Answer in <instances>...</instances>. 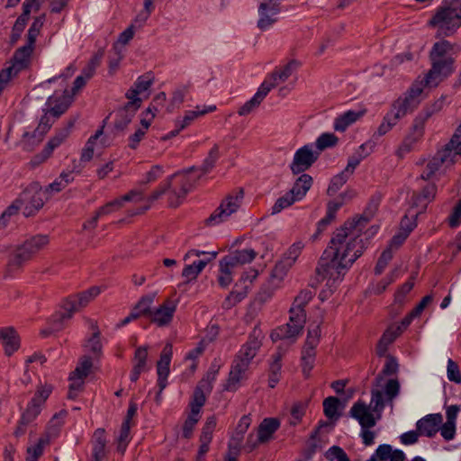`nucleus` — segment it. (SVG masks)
Wrapping results in <instances>:
<instances>
[{"label": "nucleus", "mask_w": 461, "mask_h": 461, "mask_svg": "<svg viewBox=\"0 0 461 461\" xmlns=\"http://www.w3.org/2000/svg\"><path fill=\"white\" fill-rule=\"evenodd\" d=\"M33 49V47L25 44L15 50L12 59V65L9 66L10 68H14V75H18L19 72L28 67Z\"/></svg>", "instance_id": "a878e982"}, {"label": "nucleus", "mask_w": 461, "mask_h": 461, "mask_svg": "<svg viewBox=\"0 0 461 461\" xmlns=\"http://www.w3.org/2000/svg\"><path fill=\"white\" fill-rule=\"evenodd\" d=\"M306 320L302 315L290 313L289 321L275 329L271 333L273 341L292 339V342L302 333Z\"/></svg>", "instance_id": "9d476101"}, {"label": "nucleus", "mask_w": 461, "mask_h": 461, "mask_svg": "<svg viewBox=\"0 0 461 461\" xmlns=\"http://www.w3.org/2000/svg\"><path fill=\"white\" fill-rule=\"evenodd\" d=\"M219 369L220 365L217 364L215 361L212 362L204 377L198 383V385L203 387L206 391L212 392V383L216 379Z\"/></svg>", "instance_id": "49530a36"}, {"label": "nucleus", "mask_w": 461, "mask_h": 461, "mask_svg": "<svg viewBox=\"0 0 461 461\" xmlns=\"http://www.w3.org/2000/svg\"><path fill=\"white\" fill-rule=\"evenodd\" d=\"M369 220L365 215L356 216L333 232L316 267V274L321 279L339 277L363 254L365 244L361 234Z\"/></svg>", "instance_id": "f257e3e1"}, {"label": "nucleus", "mask_w": 461, "mask_h": 461, "mask_svg": "<svg viewBox=\"0 0 461 461\" xmlns=\"http://www.w3.org/2000/svg\"><path fill=\"white\" fill-rule=\"evenodd\" d=\"M348 178L349 176L343 171L334 176L327 189V194L330 196L334 195L347 183Z\"/></svg>", "instance_id": "de8ad7c7"}, {"label": "nucleus", "mask_w": 461, "mask_h": 461, "mask_svg": "<svg viewBox=\"0 0 461 461\" xmlns=\"http://www.w3.org/2000/svg\"><path fill=\"white\" fill-rule=\"evenodd\" d=\"M321 327L320 325L310 326L307 338L302 350L303 372L309 374L313 367L315 359V348L320 342Z\"/></svg>", "instance_id": "1a4fd4ad"}, {"label": "nucleus", "mask_w": 461, "mask_h": 461, "mask_svg": "<svg viewBox=\"0 0 461 461\" xmlns=\"http://www.w3.org/2000/svg\"><path fill=\"white\" fill-rule=\"evenodd\" d=\"M447 375L449 381L461 384V372L457 363L449 358L447 360Z\"/></svg>", "instance_id": "680f3d73"}, {"label": "nucleus", "mask_w": 461, "mask_h": 461, "mask_svg": "<svg viewBox=\"0 0 461 461\" xmlns=\"http://www.w3.org/2000/svg\"><path fill=\"white\" fill-rule=\"evenodd\" d=\"M314 293L311 290H302L299 294L294 298L289 313L302 315L303 319L306 320V312L304 307L313 298Z\"/></svg>", "instance_id": "cd10ccee"}, {"label": "nucleus", "mask_w": 461, "mask_h": 461, "mask_svg": "<svg viewBox=\"0 0 461 461\" xmlns=\"http://www.w3.org/2000/svg\"><path fill=\"white\" fill-rule=\"evenodd\" d=\"M50 198L47 192L38 185H32L27 188L22 194L21 200H29L24 207L23 213L25 216H31L39 211L44 205L45 201Z\"/></svg>", "instance_id": "ddd939ff"}, {"label": "nucleus", "mask_w": 461, "mask_h": 461, "mask_svg": "<svg viewBox=\"0 0 461 461\" xmlns=\"http://www.w3.org/2000/svg\"><path fill=\"white\" fill-rule=\"evenodd\" d=\"M312 185V177L308 174L300 176L288 192L295 201L302 200Z\"/></svg>", "instance_id": "c85d7f7f"}, {"label": "nucleus", "mask_w": 461, "mask_h": 461, "mask_svg": "<svg viewBox=\"0 0 461 461\" xmlns=\"http://www.w3.org/2000/svg\"><path fill=\"white\" fill-rule=\"evenodd\" d=\"M405 221H409V218L407 216H404L402 219L401 221V230L399 233L394 235L390 242V249L395 248L398 249L407 239L409 234L412 231V230L415 228L416 224L411 223L410 227L405 228Z\"/></svg>", "instance_id": "c03bdc74"}, {"label": "nucleus", "mask_w": 461, "mask_h": 461, "mask_svg": "<svg viewBox=\"0 0 461 461\" xmlns=\"http://www.w3.org/2000/svg\"><path fill=\"white\" fill-rule=\"evenodd\" d=\"M424 86H429L425 84V78L422 81L415 82L402 99L403 101H407L411 107H416L419 104V97L422 94Z\"/></svg>", "instance_id": "ea45409f"}, {"label": "nucleus", "mask_w": 461, "mask_h": 461, "mask_svg": "<svg viewBox=\"0 0 461 461\" xmlns=\"http://www.w3.org/2000/svg\"><path fill=\"white\" fill-rule=\"evenodd\" d=\"M339 400L337 397L330 396L323 401V411L327 418L333 419L337 416Z\"/></svg>", "instance_id": "5fc2aeb1"}, {"label": "nucleus", "mask_w": 461, "mask_h": 461, "mask_svg": "<svg viewBox=\"0 0 461 461\" xmlns=\"http://www.w3.org/2000/svg\"><path fill=\"white\" fill-rule=\"evenodd\" d=\"M50 243V238L48 235L37 234L24 240L23 246L33 258L39 252L43 250Z\"/></svg>", "instance_id": "7c9ffc66"}, {"label": "nucleus", "mask_w": 461, "mask_h": 461, "mask_svg": "<svg viewBox=\"0 0 461 461\" xmlns=\"http://www.w3.org/2000/svg\"><path fill=\"white\" fill-rule=\"evenodd\" d=\"M400 393V383L397 379H389L384 386V393L388 401H393Z\"/></svg>", "instance_id": "338daca9"}, {"label": "nucleus", "mask_w": 461, "mask_h": 461, "mask_svg": "<svg viewBox=\"0 0 461 461\" xmlns=\"http://www.w3.org/2000/svg\"><path fill=\"white\" fill-rule=\"evenodd\" d=\"M147 357H148V348L146 347H140L136 349L134 355V368L140 369L142 371H146L147 369Z\"/></svg>", "instance_id": "bf43d9fd"}, {"label": "nucleus", "mask_w": 461, "mask_h": 461, "mask_svg": "<svg viewBox=\"0 0 461 461\" xmlns=\"http://www.w3.org/2000/svg\"><path fill=\"white\" fill-rule=\"evenodd\" d=\"M411 110H413V108L408 104V102L403 101L402 97H400L393 104L391 110L386 113V115L389 116V120H392L397 124L398 121Z\"/></svg>", "instance_id": "c9c22d12"}, {"label": "nucleus", "mask_w": 461, "mask_h": 461, "mask_svg": "<svg viewBox=\"0 0 461 461\" xmlns=\"http://www.w3.org/2000/svg\"><path fill=\"white\" fill-rule=\"evenodd\" d=\"M257 256L252 249L235 250L222 258L224 266H232L234 268L250 263Z\"/></svg>", "instance_id": "5701e85b"}, {"label": "nucleus", "mask_w": 461, "mask_h": 461, "mask_svg": "<svg viewBox=\"0 0 461 461\" xmlns=\"http://www.w3.org/2000/svg\"><path fill=\"white\" fill-rule=\"evenodd\" d=\"M384 408L383 392L379 389H372L370 404L366 405L364 402L357 401L350 408L349 415L359 422L362 429H370L376 424V419L370 410L380 414Z\"/></svg>", "instance_id": "39448f33"}, {"label": "nucleus", "mask_w": 461, "mask_h": 461, "mask_svg": "<svg viewBox=\"0 0 461 461\" xmlns=\"http://www.w3.org/2000/svg\"><path fill=\"white\" fill-rule=\"evenodd\" d=\"M43 17H37L34 19L27 32V45H30L31 47L34 48V43L43 26Z\"/></svg>", "instance_id": "09e8293b"}, {"label": "nucleus", "mask_w": 461, "mask_h": 461, "mask_svg": "<svg viewBox=\"0 0 461 461\" xmlns=\"http://www.w3.org/2000/svg\"><path fill=\"white\" fill-rule=\"evenodd\" d=\"M263 338L262 331L255 328L249 337V340L245 345L242 346L237 357L247 360L250 364V361L257 355L258 350L261 347V339Z\"/></svg>", "instance_id": "a211bd4d"}, {"label": "nucleus", "mask_w": 461, "mask_h": 461, "mask_svg": "<svg viewBox=\"0 0 461 461\" xmlns=\"http://www.w3.org/2000/svg\"><path fill=\"white\" fill-rule=\"evenodd\" d=\"M32 257L22 245L17 246L9 256L7 263V272L12 273L19 270L23 266L30 261Z\"/></svg>", "instance_id": "393cba45"}, {"label": "nucleus", "mask_w": 461, "mask_h": 461, "mask_svg": "<svg viewBox=\"0 0 461 461\" xmlns=\"http://www.w3.org/2000/svg\"><path fill=\"white\" fill-rule=\"evenodd\" d=\"M0 341L7 356H11L20 347V338L13 327L0 328Z\"/></svg>", "instance_id": "b1692460"}, {"label": "nucleus", "mask_w": 461, "mask_h": 461, "mask_svg": "<svg viewBox=\"0 0 461 461\" xmlns=\"http://www.w3.org/2000/svg\"><path fill=\"white\" fill-rule=\"evenodd\" d=\"M244 192L242 188L236 189L230 193L223 199L217 209L207 219L208 224H218L225 221L232 213L236 212L240 207Z\"/></svg>", "instance_id": "6e6552de"}, {"label": "nucleus", "mask_w": 461, "mask_h": 461, "mask_svg": "<svg viewBox=\"0 0 461 461\" xmlns=\"http://www.w3.org/2000/svg\"><path fill=\"white\" fill-rule=\"evenodd\" d=\"M450 228H456L461 224V199H459L447 218Z\"/></svg>", "instance_id": "774afa93"}, {"label": "nucleus", "mask_w": 461, "mask_h": 461, "mask_svg": "<svg viewBox=\"0 0 461 461\" xmlns=\"http://www.w3.org/2000/svg\"><path fill=\"white\" fill-rule=\"evenodd\" d=\"M453 150H447V147L441 152H438L436 157L431 159L428 165L426 171L421 175L423 179L429 178L438 168L447 159V157Z\"/></svg>", "instance_id": "e433bc0d"}, {"label": "nucleus", "mask_w": 461, "mask_h": 461, "mask_svg": "<svg viewBox=\"0 0 461 461\" xmlns=\"http://www.w3.org/2000/svg\"><path fill=\"white\" fill-rule=\"evenodd\" d=\"M301 66V63L296 59L290 60L286 65L279 69H276L271 74V78L274 81L285 82L294 73L298 68Z\"/></svg>", "instance_id": "f704fd0d"}, {"label": "nucleus", "mask_w": 461, "mask_h": 461, "mask_svg": "<svg viewBox=\"0 0 461 461\" xmlns=\"http://www.w3.org/2000/svg\"><path fill=\"white\" fill-rule=\"evenodd\" d=\"M398 363L395 357L391 355L386 356L385 364L382 371L377 375L375 379V385L380 387L384 381V375H393L398 372Z\"/></svg>", "instance_id": "58836bf2"}, {"label": "nucleus", "mask_w": 461, "mask_h": 461, "mask_svg": "<svg viewBox=\"0 0 461 461\" xmlns=\"http://www.w3.org/2000/svg\"><path fill=\"white\" fill-rule=\"evenodd\" d=\"M291 267L292 265H288V262L282 258L276 264L274 269L272 270L271 279L281 281Z\"/></svg>", "instance_id": "e2e57ef3"}, {"label": "nucleus", "mask_w": 461, "mask_h": 461, "mask_svg": "<svg viewBox=\"0 0 461 461\" xmlns=\"http://www.w3.org/2000/svg\"><path fill=\"white\" fill-rule=\"evenodd\" d=\"M247 295V286L242 291H237L236 289L231 291L230 294L225 298L222 306L225 309H230L238 303L242 301Z\"/></svg>", "instance_id": "864d4df0"}, {"label": "nucleus", "mask_w": 461, "mask_h": 461, "mask_svg": "<svg viewBox=\"0 0 461 461\" xmlns=\"http://www.w3.org/2000/svg\"><path fill=\"white\" fill-rule=\"evenodd\" d=\"M393 258V252L390 248H387L383 251L375 267V274L381 275L384 270L389 261Z\"/></svg>", "instance_id": "0e129e2a"}, {"label": "nucleus", "mask_w": 461, "mask_h": 461, "mask_svg": "<svg viewBox=\"0 0 461 461\" xmlns=\"http://www.w3.org/2000/svg\"><path fill=\"white\" fill-rule=\"evenodd\" d=\"M445 99L440 98L435 101L431 105L424 108L414 119L413 124L409 135L402 144V149L410 151L412 145L421 139L424 133L425 122L436 113L442 110Z\"/></svg>", "instance_id": "0eeeda50"}, {"label": "nucleus", "mask_w": 461, "mask_h": 461, "mask_svg": "<svg viewBox=\"0 0 461 461\" xmlns=\"http://www.w3.org/2000/svg\"><path fill=\"white\" fill-rule=\"evenodd\" d=\"M338 142L339 138L335 134L330 132H325L321 134L317 138L315 141V146L316 149H318L317 151L321 153L326 149L335 147L338 144Z\"/></svg>", "instance_id": "a18cd8bd"}, {"label": "nucleus", "mask_w": 461, "mask_h": 461, "mask_svg": "<svg viewBox=\"0 0 461 461\" xmlns=\"http://www.w3.org/2000/svg\"><path fill=\"white\" fill-rule=\"evenodd\" d=\"M329 461H350L347 453L339 446L330 447L325 453Z\"/></svg>", "instance_id": "4d7b16f0"}, {"label": "nucleus", "mask_w": 461, "mask_h": 461, "mask_svg": "<svg viewBox=\"0 0 461 461\" xmlns=\"http://www.w3.org/2000/svg\"><path fill=\"white\" fill-rule=\"evenodd\" d=\"M196 111H187L185 113L183 119H177L176 121V129L169 131L167 134L162 137L163 140H167L173 137H176L182 130L189 126L197 117L206 114L209 112H213L216 109L215 105L209 106L206 109L199 110L196 107Z\"/></svg>", "instance_id": "f3484780"}, {"label": "nucleus", "mask_w": 461, "mask_h": 461, "mask_svg": "<svg viewBox=\"0 0 461 461\" xmlns=\"http://www.w3.org/2000/svg\"><path fill=\"white\" fill-rule=\"evenodd\" d=\"M194 169V167H189L183 173H176L162 182L160 185L151 193L149 196V202H154L163 195L167 190L171 188L172 181L177 180V185L172 187L168 196V203L171 207H177L180 205L187 193L194 186L196 180L191 179L189 173Z\"/></svg>", "instance_id": "7ed1b4c3"}, {"label": "nucleus", "mask_w": 461, "mask_h": 461, "mask_svg": "<svg viewBox=\"0 0 461 461\" xmlns=\"http://www.w3.org/2000/svg\"><path fill=\"white\" fill-rule=\"evenodd\" d=\"M92 366H93V363H92L91 357H87V356H84L81 358V360L78 363L76 369L71 374H73L74 375L82 377V378H86L88 375V374L92 368Z\"/></svg>", "instance_id": "6e6d98bb"}, {"label": "nucleus", "mask_w": 461, "mask_h": 461, "mask_svg": "<svg viewBox=\"0 0 461 461\" xmlns=\"http://www.w3.org/2000/svg\"><path fill=\"white\" fill-rule=\"evenodd\" d=\"M296 201L293 198V195L287 192L285 195L279 197L272 206V214L280 212L282 210L291 206Z\"/></svg>", "instance_id": "13d9d810"}, {"label": "nucleus", "mask_w": 461, "mask_h": 461, "mask_svg": "<svg viewBox=\"0 0 461 461\" xmlns=\"http://www.w3.org/2000/svg\"><path fill=\"white\" fill-rule=\"evenodd\" d=\"M249 366V363H248L247 360H243L242 358L236 357L229 374L227 384L225 386L227 391H235L237 389V385L240 381L245 377V372L247 371Z\"/></svg>", "instance_id": "4be33fe9"}, {"label": "nucleus", "mask_w": 461, "mask_h": 461, "mask_svg": "<svg viewBox=\"0 0 461 461\" xmlns=\"http://www.w3.org/2000/svg\"><path fill=\"white\" fill-rule=\"evenodd\" d=\"M453 45L446 40L435 42L430 52L431 68L425 76V84L429 87L437 86L455 71V58L450 54Z\"/></svg>", "instance_id": "f03ea898"}, {"label": "nucleus", "mask_w": 461, "mask_h": 461, "mask_svg": "<svg viewBox=\"0 0 461 461\" xmlns=\"http://www.w3.org/2000/svg\"><path fill=\"white\" fill-rule=\"evenodd\" d=\"M68 128H64L57 132L56 135L48 141L43 150L32 158L31 165L36 167L47 160L51 156L53 150L68 138Z\"/></svg>", "instance_id": "2eb2a0df"}, {"label": "nucleus", "mask_w": 461, "mask_h": 461, "mask_svg": "<svg viewBox=\"0 0 461 461\" xmlns=\"http://www.w3.org/2000/svg\"><path fill=\"white\" fill-rule=\"evenodd\" d=\"M71 103L72 97L68 95L67 90H65L62 95L55 93L50 96L46 102L48 113L55 118H59L68 109Z\"/></svg>", "instance_id": "6ab92c4d"}, {"label": "nucleus", "mask_w": 461, "mask_h": 461, "mask_svg": "<svg viewBox=\"0 0 461 461\" xmlns=\"http://www.w3.org/2000/svg\"><path fill=\"white\" fill-rule=\"evenodd\" d=\"M172 358V345L167 344L163 348L160 358L157 363L158 394L167 386V378L169 375V365Z\"/></svg>", "instance_id": "dca6fc26"}, {"label": "nucleus", "mask_w": 461, "mask_h": 461, "mask_svg": "<svg viewBox=\"0 0 461 461\" xmlns=\"http://www.w3.org/2000/svg\"><path fill=\"white\" fill-rule=\"evenodd\" d=\"M74 180L71 172H62L58 178L47 185L44 191L50 196L51 192L59 193Z\"/></svg>", "instance_id": "79ce46f5"}, {"label": "nucleus", "mask_w": 461, "mask_h": 461, "mask_svg": "<svg viewBox=\"0 0 461 461\" xmlns=\"http://www.w3.org/2000/svg\"><path fill=\"white\" fill-rule=\"evenodd\" d=\"M282 354L277 352L272 356V362L269 366V386L274 388L279 382L282 368Z\"/></svg>", "instance_id": "a19ab883"}, {"label": "nucleus", "mask_w": 461, "mask_h": 461, "mask_svg": "<svg viewBox=\"0 0 461 461\" xmlns=\"http://www.w3.org/2000/svg\"><path fill=\"white\" fill-rule=\"evenodd\" d=\"M320 152L314 151L311 145H304L298 149L290 165L294 175L301 174L308 170L319 158Z\"/></svg>", "instance_id": "9b49d317"}, {"label": "nucleus", "mask_w": 461, "mask_h": 461, "mask_svg": "<svg viewBox=\"0 0 461 461\" xmlns=\"http://www.w3.org/2000/svg\"><path fill=\"white\" fill-rule=\"evenodd\" d=\"M93 456L95 461H101L105 456V431L104 429H97L93 436Z\"/></svg>", "instance_id": "72a5a7b5"}, {"label": "nucleus", "mask_w": 461, "mask_h": 461, "mask_svg": "<svg viewBox=\"0 0 461 461\" xmlns=\"http://www.w3.org/2000/svg\"><path fill=\"white\" fill-rule=\"evenodd\" d=\"M414 286V277L411 276L407 280L395 293L394 300L398 303H402L407 294H409Z\"/></svg>", "instance_id": "69168bd1"}, {"label": "nucleus", "mask_w": 461, "mask_h": 461, "mask_svg": "<svg viewBox=\"0 0 461 461\" xmlns=\"http://www.w3.org/2000/svg\"><path fill=\"white\" fill-rule=\"evenodd\" d=\"M402 333V330L400 326L396 328H389L387 329L381 339H379L376 346V354L379 357H383L385 355L388 346L392 344L395 339Z\"/></svg>", "instance_id": "2f4dec72"}, {"label": "nucleus", "mask_w": 461, "mask_h": 461, "mask_svg": "<svg viewBox=\"0 0 461 461\" xmlns=\"http://www.w3.org/2000/svg\"><path fill=\"white\" fill-rule=\"evenodd\" d=\"M281 0H262L258 6V28L261 31L268 30L278 20Z\"/></svg>", "instance_id": "f8f14e48"}, {"label": "nucleus", "mask_w": 461, "mask_h": 461, "mask_svg": "<svg viewBox=\"0 0 461 461\" xmlns=\"http://www.w3.org/2000/svg\"><path fill=\"white\" fill-rule=\"evenodd\" d=\"M280 422L275 418H267L262 420L258 429L259 442H267L278 429Z\"/></svg>", "instance_id": "473e14b6"}, {"label": "nucleus", "mask_w": 461, "mask_h": 461, "mask_svg": "<svg viewBox=\"0 0 461 461\" xmlns=\"http://www.w3.org/2000/svg\"><path fill=\"white\" fill-rule=\"evenodd\" d=\"M100 292L101 290L98 286H92L82 293L69 296L68 299H66V301L63 303L64 312L59 313V315L53 320L54 329L56 330L62 329L61 323L63 321L69 320L75 312L86 306L100 294Z\"/></svg>", "instance_id": "423d86ee"}, {"label": "nucleus", "mask_w": 461, "mask_h": 461, "mask_svg": "<svg viewBox=\"0 0 461 461\" xmlns=\"http://www.w3.org/2000/svg\"><path fill=\"white\" fill-rule=\"evenodd\" d=\"M216 257L217 252H212L208 258L199 259L194 261L192 264L186 265L182 271V276L185 277L187 282L195 280L206 265Z\"/></svg>", "instance_id": "bb28decb"}, {"label": "nucleus", "mask_w": 461, "mask_h": 461, "mask_svg": "<svg viewBox=\"0 0 461 461\" xmlns=\"http://www.w3.org/2000/svg\"><path fill=\"white\" fill-rule=\"evenodd\" d=\"M41 407L37 403L30 401L26 409L22 413L21 418L23 423L31 424L41 413Z\"/></svg>", "instance_id": "8fccbe9b"}, {"label": "nucleus", "mask_w": 461, "mask_h": 461, "mask_svg": "<svg viewBox=\"0 0 461 461\" xmlns=\"http://www.w3.org/2000/svg\"><path fill=\"white\" fill-rule=\"evenodd\" d=\"M48 445V437H41L35 445L27 447V456L38 460L42 456L44 447Z\"/></svg>", "instance_id": "603ef678"}, {"label": "nucleus", "mask_w": 461, "mask_h": 461, "mask_svg": "<svg viewBox=\"0 0 461 461\" xmlns=\"http://www.w3.org/2000/svg\"><path fill=\"white\" fill-rule=\"evenodd\" d=\"M364 115V111H347L338 116L333 124V128L337 131H345L348 126L356 122Z\"/></svg>", "instance_id": "c756f323"}, {"label": "nucleus", "mask_w": 461, "mask_h": 461, "mask_svg": "<svg viewBox=\"0 0 461 461\" xmlns=\"http://www.w3.org/2000/svg\"><path fill=\"white\" fill-rule=\"evenodd\" d=\"M220 158V147L218 144H214L213 147L209 150L207 157L203 161L202 166L200 167L199 170L201 171V175L198 176V178L204 175L209 173L212 170V168L215 167V164L217 160Z\"/></svg>", "instance_id": "37998d69"}, {"label": "nucleus", "mask_w": 461, "mask_h": 461, "mask_svg": "<svg viewBox=\"0 0 461 461\" xmlns=\"http://www.w3.org/2000/svg\"><path fill=\"white\" fill-rule=\"evenodd\" d=\"M443 418L440 413L429 414L417 421V431L420 435L431 438L439 430Z\"/></svg>", "instance_id": "412c9836"}, {"label": "nucleus", "mask_w": 461, "mask_h": 461, "mask_svg": "<svg viewBox=\"0 0 461 461\" xmlns=\"http://www.w3.org/2000/svg\"><path fill=\"white\" fill-rule=\"evenodd\" d=\"M304 245L303 242L298 241L294 243L284 256V259L288 262V265H294L297 258L300 256Z\"/></svg>", "instance_id": "052dcab7"}, {"label": "nucleus", "mask_w": 461, "mask_h": 461, "mask_svg": "<svg viewBox=\"0 0 461 461\" xmlns=\"http://www.w3.org/2000/svg\"><path fill=\"white\" fill-rule=\"evenodd\" d=\"M210 393L211 391H206L203 387L197 384L190 402L191 413L199 416L201 408L206 402V395L210 394Z\"/></svg>", "instance_id": "4c0bfd02"}, {"label": "nucleus", "mask_w": 461, "mask_h": 461, "mask_svg": "<svg viewBox=\"0 0 461 461\" xmlns=\"http://www.w3.org/2000/svg\"><path fill=\"white\" fill-rule=\"evenodd\" d=\"M140 104L141 100L129 101L122 108L118 110L114 122L115 129L123 131L131 122Z\"/></svg>", "instance_id": "aec40b11"}, {"label": "nucleus", "mask_w": 461, "mask_h": 461, "mask_svg": "<svg viewBox=\"0 0 461 461\" xmlns=\"http://www.w3.org/2000/svg\"><path fill=\"white\" fill-rule=\"evenodd\" d=\"M220 274L218 276V282L221 287H227L232 282V266H224L223 259L220 260Z\"/></svg>", "instance_id": "3c124183"}, {"label": "nucleus", "mask_w": 461, "mask_h": 461, "mask_svg": "<svg viewBox=\"0 0 461 461\" xmlns=\"http://www.w3.org/2000/svg\"><path fill=\"white\" fill-rule=\"evenodd\" d=\"M177 302L167 299L154 312H151L149 319L152 323L158 327H165L170 324L173 320L174 313L176 310Z\"/></svg>", "instance_id": "4468645a"}, {"label": "nucleus", "mask_w": 461, "mask_h": 461, "mask_svg": "<svg viewBox=\"0 0 461 461\" xmlns=\"http://www.w3.org/2000/svg\"><path fill=\"white\" fill-rule=\"evenodd\" d=\"M438 36H450L461 26V0H444L429 21Z\"/></svg>", "instance_id": "20e7f679"}]
</instances>
